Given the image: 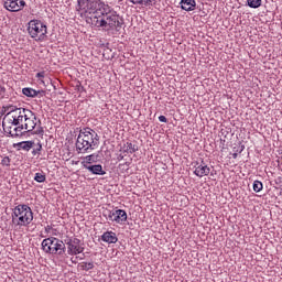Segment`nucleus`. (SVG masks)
Masks as SVG:
<instances>
[{
    "label": "nucleus",
    "mask_w": 282,
    "mask_h": 282,
    "mask_svg": "<svg viewBox=\"0 0 282 282\" xmlns=\"http://www.w3.org/2000/svg\"><path fill=\"white\" fill-rule=\"evenodd\" d=\"M4 111L2 127L4 133H8L11 138L23 135V130L34 135L43 133L41 119L36 118V113L32 112V110L9 105L4 107Z\"/></svg>",
    "instance_id": "obj_1"
},
{
    "label": "nucleus",
    "mask_w": 282,
    "mask_h": 282,
    "mask_svg": "<svg viewBox=\"0 0 282 282\" xmlns=\"http://www.w3.org/2000/svg\"><path fill=\"white\" fill-rule=\"evenodd\" d=\"M91 25L95 28H101L106 32H120L122 25H124V20L116 11H109L105 9V12H101L98 17H90Z\"/></svg>",
    "instance_id": "obj_2"
},
{
    "label": "nucleus",
    "mask_w": 282,
    "mask_h": 282,
    "mask_svg": "<svg viewBox=\"0 0 282 282\" xmlns=\"http://www.w3.org/2000/svg\"><path fill=\"white\" fill-rule=\"evenodd\" d=\"M100 143V137L91 128H84L79 131L76 141V149L79 153H87V151H94Z\"/></svg>",
    "instance_id": "obj_3"
},
{
    "label": "nucleus",
    "mask_w": 282,
    "mask_h": 282,
    "mask_svg": "<svg viewBox=\"0 0 282 282\" xmlns=\"http://www.w3.org/2000/svg\"><path fill=\"white\" fill-rule=\"evenodd\" d=\"M11 221L14 230H19V228H28V226L34 221V213L30 206L20 204L13 208Z\"/></svg>",
    "instance_id": "obj_4"
},
{
    "label": "nucleus",
    "mask_w": 282,
    "mask_h": 282,
    "mask_svg": "<svg viewBox=\"0 0 282 282\" xmlns=\"http://www.w3.org/2000/svg\"><path fill=\"white\" fill-rule=\"evenodd\" d=\"M109 7L100 0H77V12L82 14H91V17H100Z\"/></svg>",
    "instance_id": "obj_5"
},
{
    "label": "nucleus",
    "mask_w": 282,
    "mask_h": 282,
    "mask_svg": "<svg viewBox=\"0 0 282 282\" xmlns=\"http://www.w3.org/2000/svg\"><path fill=\"white\" fill-rule=\"evenodd\" d=\"M28 32L31 39L35 41H45V39H47V25L41 22V20H31L29 22Z\"/></svg>",
    "instance_id": "obj_6"
},
{
    "label": "nucleus",
    "mask_w": 282,
    "mask_h": 282,
    "mask_svg": "<svg viewBox=\"0 0 282 282\" xmlns=\"http://www.w3.org/2000/svg\"><path fill=\"white\" fill-rule=\"evenodd\" d=\"M42 250L47 254H65V243L55 237H50L42 241Z\"/></svg>",
    "instance_id": "obj_7"
},
{
    "label": "nucleus",
    "mask_w": 282,
    "mask_h": 282,
    "mask_svg": "<svg viewBox=\"0 0 282 282\" xmlns=\"http://www.w3.org/2000/svg\"><path fill=\"white\" fill-rule=\"evenodd\" d=\"M67 246V253L72 257H76V254H82L85 252V247L80 243V239L78 238H70L66 241Z\"/></svg>",
    "instance_id": "obj_8"
},
{
    "label": "nucleus",
    "mask_w": 282,
    "mask_h": 282,
    "mask_svg": "<svg viewBox=\"0 0 282 282\" xmlns=\"http://www.w3.org/2000/svg\"><path fill=\"white\" fill-rule=\"evenodd\" d=\"M3 7L9 12H21L25 8V0H3Z\"/></svg>",
    "instance_id": "obj_9"
},
{
    "label": "nucleus",
    "mask_w": 282,
    "mask_h": 282,
    "mask_svg": "<svg viewBox=\"0 0 282 282\" xmlns=\"http://www.w3.org/2000/svg\"><path fill=\"white\" fill-rule=\"evenodd\" d=\"M108 219L116 224H124L127 221V212L123 209L109 210Z\"/></svg>",
    "instance_id": "obj_10"
},
{
    "label": "nucleus",
    "mask_w": 282,
    "mask_h": 282,
    "mask_svg": "<svg viewBox=\"0 0 282 282\" xmlns=\"http://www.w3.org/2000/svg\"><path fill=\"white\" fill-rule=\"evenodd\" d=\"M194 174H196L197 177L210 175V167H208V165L202 161V163L196 166Z\"/></svg>",
    "instance_id": "obj_11"
},
{
    "label": "nucleus",
    "mask_w": 282,
    "mask_h": 282,
    "mask_svg": "<svg viewBox=\"0 0 282 282\" xmlns=\"http://www.w3.org/2000/svg\"><path fill=\"white\" fill-rule=\"evenodd\" d=\"M101 241H105V243H118V236L113 231H106L101 235Z\"/></svg>",
    "instance_id": "obj_12"
},
{
    "label": "nucleus",
    "mask_w": 282,
    "mask_h": 282,
    "mask_svg": "<svg viewBox=\"0 0 282 282\" xmlns=\"http://www.w3.org/2000/svg\"><path fill=\"white\" fill-rule=\"evenodd\" d=\"M98 154H90L84 158V160L82 161L84 169H87V166H91V164H96V162H98Z\"/></svg>",
    "instance_id": "obj_13"
},
{
    "label": "nucleus",
    "mask_w": 282,
    "mask_h": 282,
    "mask_svg": "<svg viewBox=\"0 0 282 282\" xmlns=\"http://www.w3.org/2000/svg\"><path fill=\"white\" fill-rule=\"evenodd\" d=\"M89 173H93V175H107V172L102 170V165L97 164V165H89L85 167Z\"/></svg>",
    "instance_id": "obj_14"
},
{
    "label": "nucleus",
    "mask_w": 282,
    "mask_h": 282,
    "mask_svg": "<svg viewBox=\"0 0 282 282\" xmlns=\"http://www.w3.org/2000/svg\"><path fill=\"white\" fill-rule=\"evenodd\" d=\"M195 6H197L195 0H182L181 1V8H182V10H185L186 12H191V11L195 10Z\"/></svg>",
    "instance_id": "obj_15"
},
{
    "label": "nucleus",
    "mask_w": 282,
    "mask_h": 282,
    "mask_svg": "<svg viewBox=\"0 0 282 282\" xmlns=\"http://www.w3.org/2000/svg\"><path fill=\"white\" fill-rule=\"evenodd\" d=\"M130 3H133V6H143L144 8H151V6L155 3V0H130Z\"/></svg>",
    "instance_id": "obj_16"
},
{
    "label": "nucleus",
    "mask_w": 282,
    "mask_h": 282,
    "mask_svg": "<svg viewBox=\"0 0 282 282\" xmlns=\"http://www.w3.org/2000/svg\"><path fill=\"white\" fill-rule=\"evenodd\" d=\"M19 150L30 151L34 147V141H22L17 143Z\"/></svg>",
    "instance_id": "obj_17"
},
{
    "label": "nucleus",
    "mask_w": 282,
    "mask_h": 282,
    "mask_svg": "<svg viewBox=\"0 0 282 282\" xmlns=\"http://www.w3.org/2000/svg\"><path fill=\"white\" fill-rule=\"evenodd\" d=\"M135 151H138V148H135V145L131 142H127L123 144V152L124 153H135Z\"/></svg>",
    "instance_id": "obj_18"
},
{
    "label": "nucleus",
    "mask_w": 282,
    "mask_h": 282,
    "mask_svg": "<svg viewBox=\"0 0 282 282\" xmlns=\"http://www.w3.org/2000/svg\"><path fill=\"white\" fill-rule=\"evenodd\" d=\"M22 94L29 98H36V96H39V91L34 90L33 88H23Z\"/></svg>",
    "instance_id": "obj_19"
},
{
    "label": "nucleus",
    "mask_w": 282,
    "mask_h": 282,
    "mask_svg": "<svg viewBox=\"0 0 282 282\" xmlns=\"http://www.w3.org/2000/svg\"><path fill=\"white\" fill-rule=\"evenodd\" d=\"M79 268L85 272H89V270H94V262H82L79 263Z\"/></svg>",
    "instance_id": "obj_20"
},
{
    "label": "nucleus",
    "mask_w": 282,
    "mask_h": 282,
    "mask_svg": "<svg viewBox=\"0 0 282 282\" xmlns=\"http://www.w3.org/2000/svg\"><path fill=\"white\" fill-rule=\"evenodd\" d=\"M261 3L262 0H247V4L249 6V8L253 9L261 8Z\"/></svg>",
    "instance_id": "obj_21"
},
{
    "label": "nucleus",
    "mask_w": 282,
    "mask_h": 282,
    "mask_svg": "<svg viewBox=\"0 0 282 282\" xmlns=\"http://www.w3.org/2000/svg\"><path fill=\"white\" fill-rule=\"evenodd\" d=\"M253 191L254 193H261V191H263V183H261V181H254Z\"/></svg>",
    "instance_id": "obj_22"
},
{
    "label": "nucleus",
    "mask_w": 282,
    "mask_h": 282,
    "mask_svg": "<svg viewBox=\"0 0 282 282\" xmlns=\"http://www.w3.org/2000/svg\"><path fill=\"white\" fill-rule=\"evenodd\" d=\"M35 182H39V184L45 182V180H47V177L45 176V173H36L34 176Z\"/></svg>",
    "instance_id": "obj_23"
},
{
    "label": "nucleus",
    "mask_w": 282,
    "mask_h": 282,
    "mask_svg": "<svg viewBox=\"0 0 282 282\" xmlns=\"http://www.w3.org/2000/svg\"><path fill=\"white\" fill-rule=\"evenodd\" d=\"M10 158L9 156H4L2 160H1V164L2 166H10Z\"/></svg>",
    "instance_id": "obj_24"
},
{
    "label": "nucleus",
    "mask_w": 282,
    "mask_h": 282,
    "mask_svg": "<svg viewBox=\"0 0 282 282\" xmlns=\"http://www.w3.org/2000/svg\"><path fill=\"white\" fill-rule=\"evenodd\" d=\"M6 96V87L1 86L0 84V98H4Z\"/></svg>",
    "instance_id": "obj_25"
},
{
    "label": "nucleus",
    "mask_w": 282,
    "mask_h": 282,
    "mask_svg": "<svg viewBox=\"0 0 282 282\" xmlns=\"http://www.w3.org/2000/svg\"><path fill=\"white\" fill-rule=\"evenodd\" d=\"M41 149H43V145H41V143H37V148L33 150V155H36V153H39Z\"/></svg>",
    "instance_id": "obj_26"
},
{
    "label": "nucleus",
    "mask_w": 282,
    "mask_h": 282,
    "mask_svg": "<svg viewBox=\"0 0 282 282\" xmlns=\"http://www.w3.org/2000/svg\"><path fill=\"white\" fill-rule=\"evenodd\" d=\"M36 78H45V72L37 73Z\"/></svg>",
    "instance_id": "obj_27"
},
{
    "label": "nucleus",
    "mask_w": 282,
    "mask_h": 282,
    "mask_svg": "<svg viewBox=\"0 0 282 282\" xmlns=\"http://www.w3.org/2000/svg\"><path fill=\"white\" fill-rule=\"evenodd\" d=\"M160 122H169V119H166L164 116L159 117Z\"/></svg>",
    "instance_id": "obj_28"
},
{
    "label": "nucleus",
    "mask_w": 282,
    "mask_h": 282,
    "mask_svg": "<svg viewBox=\"0 0 282 282\" xmlns=\"http://www.w3.org/2000/svg\"><path fill=\"white\" fill-rule=\"evenodd\" d=\"M238 156H239V153H237V152H235V153L232 154L234 160H237Z\"/></svg>",
    "instance_id": "obj_29"
},
{
    "label": "nucleus",
    "mask_w": 282,
    "mask_h": 282,
    "mask_svg": "<svg viewBox=\"0 0 282 282\" xmlns=\"http://www.w3.org/2000/svg\"><path fill=\"white\" fill-rule=\"evenodd\" d=\"M51 230H52V227H51V226H46V227H45V231H46V232H50Z\"/></svg>",
    "instance_id": "obj_30"
},
{
    "label": "nucleus",
    "mask_w": 282,
    "mask_h": 282,
    "mask_svg": "<svg viewBox=\"0 0 282 282\" xmlns=\"http://www.w3.org/2000/svg\"><path fill=\"white\" fill-rule=\"evenodd\" d=\"M243 151V149H241V151H239V153H241Z\"/></svg>",
    "instance_id": "obj_31"
},
{
    "label": "nucleus",
    "mask_w": 282,
    "mask_h": 282,
    "mask_svg": "<svg viewBox=\"0 0 282 282\" xmlns=\"http://www.w3.org/2000/svg\"><path fill=\"white\" fill-rule=\"evenodd\" d=\"M41 237H46V236L41 235Z\"/></svg>",
    "instance_id": "obj_32"
}]
</instances>
